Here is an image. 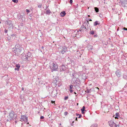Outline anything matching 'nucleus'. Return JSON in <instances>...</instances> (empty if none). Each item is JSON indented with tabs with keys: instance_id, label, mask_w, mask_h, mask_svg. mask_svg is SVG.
<instances>
[{
	"instance_id": "f8f14e48",
	"label": "nucleus",
	"mask_w": 127,
	"mask_h": 127,
	"mask_svg": "<svg viewBox=\"0 0 127 127\" xmlns=\"http://www.w3.org/2000/svg\"><path fill=\"white\" fill-rule=\"evenodd\" d=\"M100 24V23L98 21H96L94 23V26H95L97 25H99Z\"/></svg>"
},
{
	"instance_id": "8fccbe9b",
	"label": "nucleus",
	"mask_w": 127,
	"mask_h": 127,
	"mask_svg": "<svg viewBox=\"0 0 127 127\" xmlns=\"http://www.w3.org/2000/svg\"><path fill=\"white\" fill-rule=\"evenodd\" d=\"M88 17H89L90 16L89 15H88Z\"/></svg>"
},
{
	"instance_id": "2eb2a0df",
	"label": "nucleus",
	"mask_w": 127,
	"mask_h": 127,
	"mask_svg": "<svg viewBox=\"0 0 127 127\" xmlns=\"http://www.w3.org/2000/svg\"><path fill=\"white\" fill-rule=\"evenodd\" d=\"M97 125L96 124H94L92 125L91 127H97Z\"/></svg>"
},
{
	"instance_id": "4c0bfd02",
	"label": "nucleus",
	"mask_w": 127,
	"mask_h": 127,
	"mask_svg": "<svg viewBox=\"0 0 127 127\" xmlns=\"http://www.w3.org/2000/svg\"><path fill=\"white\" fill-rule=\"evenodd\" d=\"M82 111V113L83 114L84 113V111Z\"/></svg>"
},
{
	"instance_id": "a211bd4d",
	"label": "nucleus",
	"mask_w": 127,
	"mask_h": 127,
	"mask_svg": "<svg viewBox=\"0 0 127 127\" xmlns=\"http://www.w3.org/2000/svg\"><path fill=\"white\" fill-rule=\"evenodd\" d=\"M16 66L18 68H19L20 67V66L19 64H16Z\"/></svg>"
},
{
	"instance_id": "412c9836",
	"label": "nucleus",
	"mask_w": 127,
	"mask_h": 127,
	"mask_svg": "<svg viewBox=\"0 0 127 127\" xmlns=\"http://www.w3.org/2000/svg\"><path fill=\"white\" fill-rule=\"evenodd\" d=\"M12 1L15 3H17L18 2V1L16 0H12Z\"/></svg>"
},
{
	"instance_id": "2f4dec72",
	"label": "nucleus",
	"mask_w": 127,
	"mask_h": 127,
	"mask_svg": "<svg viewBox=\"0 0 127 127\" xmlns=\"http://www.w3.org/2000/svg\"><path fill=\"white\" fill-rule=\"evenodd\" d=\"M19 18H22V16L21 15H20L19 17Z\"/></svg>"
},
{
	"instance_id": "a19ab883",
	"label": "nucleus",
	"mask_w": 127,
	"mask_h": 127,
	"mask_svg": "<svg viewBox=\"0 0 127 127\" xmlns=\"http://www.w3.org/2000/svg\"><path fill=\"white\" fill-rule=\"evenodd\" d=\"M89 21H92V20H91V19H90L89 20Z\"/></svg>"
},
{
	"instance_id": "aec40b11",
	"label": "nucleus",
	"mask_w": 127,
	"mask_h": 127,
	"mask_svg": "<svg viewBox=\"0 0 127 127\" xmlns=\"http://www.w3.org/2000/svg\"><path fill=\"white\" fill-rule=\"evenodd\" d=\"M70 89H71L73 88V86L72 85H70V86L69 87Z\"/></svg>"
},
{
	"instance_id": "423d86ee",
	"label": "nucleus",
	"mask_w": 127,
	"mask_h": 127,
	"mask_svg": "<svg viewBox=\"0 0 127 127\" xmlns=\"http://www.w3.org/2000/svg\"><path fill=\"white\" fill-rule=\"evenodd\" d=\"M121 73L119 70H117L115 72V74L117 77H120L121 75Z\"/></svg>"
},
{
	"instance_id": "dca6fc26",
	"label": "nucleus",
	"mask_w": 127,
	"mask_h": 127,
	"mask_svg": "<svg viewBox=\"0 0 127 127\" xmlns=\"http://www.w3.org/2000/svg\"><path fill=\"white\" fill-rule=\"evenodd\" d=\"M46 12L47 14H49L51 13V11L49 10H46Z\"/></svg>"
},
{
	"instance_id": "79ce46f5",
	"label": "nucleus",
	"mask_w": 127,
	"mask_h": 127,
	"mask_svg": "<svg viewBox=\"0 0 127 127\" xmlns=\"http://www.w3.org/2000/svg\"><path fill=\"white\" fill-rule=\"evenodd\" d=\"M87 24H88H88H89V22H88V21L87 22Z\"/></svg>"
},
{
	"instance_id": "49530a36",
	"label": "nucleus",
	"mask_w": 127,
	"mask_h": 127,
	"mask_svg": "<svg viewBox=\"0 0 127 127\" xmlns=\"http://www.w3.org/2000/svg\"><path fill=\"white\" fill-rule=\"evenodd\" d=\"M77 115H79L78 114H77Z\"/></svg>"
},
{
	"instance_id": "72a5a7b5",
	"label": "nucleus",
	"mask_w": 127,
	"mask_h": 127,
	"mask_svg": "<svg viewBox=\"0 0 127 127\" xmlns=\"http://www.w3.org/2000/svg\"><path fill=\"white\" fill-rule=\"evenodd\" d=\"M67 114V112H65V113H64V114L65 115H66Z\"/></svg>"
},
{
	"instance_id": "473e14b6",
	"label": "nucleus",
	"mask_w": 127,
	"mask_h": 127,
	"mask_svg": "<svg viewBox=\"0 0 127 127\" xmlns=\"http://www.w3.org/2000/svg\"><path fill=\"white\" fill-rule=\"evenodd\" d=\"M70 3H71L72 2V0H70Z\"/></svg>"
},
{
	"instance_id": "a878e982",
	"label": "nucleus",
	"mask_w": 127,
	"mask_h": 127,
	"mask_svg": "<svg viewBox=\"0 0 127 127\" xmlns=\"http://www.w3.org/2000/svg\"><path fill=\"white\" fill-rule=\"evenodd\" d=\"M19 68H15V70H17L18 71L19 70Z\"/></svg>"
},
{
	"instance_id": "c85d7f7f",
	"label": "nucleus",
	"mask_w": 127,
	"mask_h": 127,
	"mask_svg": "<svg viewBox=\"0 0 127 127\" xmlns=\"http://www.w3.org/2000/svg\"><path fill=\"white\" fill-rule=\"evenodd\" d=\"M26 11L27 12H30L29 11L28 9L26 10Z\"/></svg>"
},
{
	"instance_id": "6e6552de",
	"label": "nucleus",
	"mask_w": 127,
	"mask_h": 127,
	"mask_svg": "<svg viewBox=\"0 0 127 127\" xmlns=\"http://www.w3.org/2000/svg\"><path fill=\"white\" fill-rule=\"evenodd\" d=\"M21 119L24 121L27 122L28 121L27 118L25 116H22Z\"/></svg>"
},
{
	"instance_id": "ea45409f",
	"label": "nucleus",
	"mask_w": 127,
	"mask_h": 127,
	"mask_svg": "<svg viewBox=\"0 0 127 127\" xmlns=\"http://www.w3.org/2000/svg\"><path fill=\"white\" fill-rule=\"evenodd\" d=\"M22 90H23V91L24 90V88H22Z\"/></svg>"
},
{
	"instance_id": "f03ea898",
	"label": "nucleus",
	"mask_w": 127,
	"mask_h": 127,
	"mask_svg": "<svg viewBox=\"0 0 127 127\" xmlns=\"http://www.w3.org/2000/svg\"><path fill=\"white\" fill-rule=\"evenodd\" d=\"M50 67L52 72L57 71L58 69V65L56 63H51L50 65Z\"/></svg>"
},
{
	"instance_id": "6ab92c4d",
	"label": "nucleus",
	"mask_w": 127,
	"mask_h": 127,
	"mask_svg": "<svg viewBox=\"0 0 127 127\" xmlns=\"http://www.w3.org/2000/svg\"><path fill=\"white\" fill-rule=\"evenodd\" d=\"M85 107L84 106H83V107L81 109V110L82 111H85Z\"/></svg>"
},
{
	"instance_id": "f3484780",
	"label": "nucleus",
	"mask_w": 127,
	"mask_h": 127,
	"mask_svg": "<svg viewBox=\"0 0 127 127\" xmlns=\"http://www.w3.org/2000/svg\"><path fill=\"white\" fill-rule=\"evenodd\" d=\"M123 78L126 80L127 79V76L126 75H123Z\"/></svg>"
},
{
	"instance_id": "7ed1b4c3",
	"label": "nucleus",
	"mask_w": 127,
	"mask_h": 127,
	"mask_svg": "<svg viewBox=\"0 0 127 127\" xmlns=\"http://www.w3.org/2000/svg\"><path fill=\"white\" fill-rule=\"evenodd\" d=\"M14 112L11 111L9 115L7 116V121L11 120L13 118L14 116Z\"/></svg>"
},
{
	"instance_id": "37998d69",
	"label": "nucleus",
	"mask_w": 127,
	"mask_h": 127,
	"mask_svg": "<svg viewBox=\"0 0 127 127\" xmlns=\"http://www.w3.org/2000/svg\"><path fill=\"white\" fill-rule=\"evenodd\" d=\"M26 57V58H25V59H27L28 58L26 56H25Z\"/></svg>"
},
{
	"instance_id": "09e8293b",
	"label": "nucleus",
	"mask_w": 127,
	"mask_h": 127,
	"mask_svg": "<svg viewBox=\"0 0 127 127\" xmlns=\"http://www.w3.org/2000/svg\"><path fill=\"white\" fill-rule=\"evenodd\" d=\"M29 124V123H27V124Z\"/></svg>"
},
{
	"instance_id": "c756f323",
	"label": "nucleus",
	"mask_w": 127,
	"mask_h": 127,
	"mask_svg": "<svg viewBox=\"0 0 127 127\" xmlns=\"http://www.w3.org/2000/svg\"><path fill=\"white\" fill-rule=\"evenodd\" d=\"M73 92V90H72L71 89H70V93H72Z\"/></svg>"
},
{
	"instance_id": "0eeeda50",
	"label": "nucleus",
	"mask_w": 127,
	"mask_h": 127,
	"mask_svg": "<svg viewBox=\"0 0 127 127\" xmlns=\"http://www.w3.org/2000/svg\"><path fill=\"white\" fill-rule=\"evenodd\" d=\"M67 48L65 47H62V51L61 52V53L63 54H64L65 52L67 51Z\"/></svg>"
},
{
	"instance_id": "f257e3e1",
	"label": "nucleus",
	"mask_w": 127,
	"mask_h": 127,
	"mask_svg": "<svg viewBox=\"0 0 127 127\" xmlns=\"http://www.w3.org/2000/svg\"><path fill=\"white\" fill-rule=\"evenodd\" d=\"M23 49V48L18 44L16 45L15 48L13 49L12 51L16 55L20 54Z\"/></svg>"
},
{
	"instance_id": "7c9ffc66",
	"label": "nucleus",
	"mask_w": 127,
	"mask_h": 127,
	"mask_svg": "<svg viewBox=\"0 0 127 127\" xmlns=\"http://www.w3.org/2000/svg\"><path fill=\"white\" fill-rule=\"evenodd\" d=\"M123 29L124 30H126L127 31V28H123Z\"/></svg>"
},
{
	"instance_id": "9b49d317",
	"label": "nucleus",
	"mask_w": 127,
	"mask_h": 127,
	"mask_svg": "<svg viewBox=\"0 0 127 127\" xmlns=\"http://www.w3.org/2000/svg\"><path fill=\"white\" fill-rule=\"evenodd\" d=\"M66 14V13L64 11H63L61 12L60 14V15L62 17H64Z\"/></svg>"
},
{
	"instance_id": "e433bc0d",
	"label": "nucleus",
	"mask_w": 127,
	"mask_h": 127,
	"mask_svg": "<svg viewBox=\"0 0 127 127\" xmlns=\"http://www.w3.org/2000/svg\"><path fill=\"white\" fill-rule=\"evenodd\" d=\"M95 89H97L98 90H99V88H98V87H95Z\"/></svg>"
},
{
	"instance_id": "393cba45",
	"label": "nucleus",
	"mask_w": 127,
	"mask_h": 127,
	"mask_svg": "<svg viewBox=\"0 0 127 127\" xmlns=\"http://www.w3.org/2000/svg\"><path fill=\"white\" fill-rule=\"evenodd\" d=\"M68 98V97L67 96H65L64 98V100H67Z\"/></svg>"
},
{
	"instance_id": "9d476101",
	"label": "nucleus",
	"mask_w": 127,
	"mask_h": 127,
	"mask_svg": "<svg viewBox=\"0 0 127 127\" xmlns=\"http://www.w3.org/2000/svg\"><path fill=\"white\" fill-rule=\"evenodd\" d=\"M57 93L56 90L53 91L52 93V95L54 97H55L56 96Z\"/></svg>"
},
{
	"instance_id": "4be33fe9",
	"label": "nucleus",
	"mask_w": 127,
	"mask_h": 127,
	"mask_svg": "<svg viewBox=\"0 0 127 127\" xmlns=\"http://www.w3.org/2000/svg\"><path fill=\"white\" fill-rule=\"evenodd\" d=\"M90 33L92 34H93L94 33V31H91L90 32Z\"/></svg>"
},
{
	"instance_id": "4468645a",
	"label": "nucleus",
	"mask_w": 127,
	"mask_h": 127,
	"mask_svg": "<svg viewBox=\"0 0 127 127\" xmlns=\"http://www.w3.org/2000/svg\"><path fill=\"white\" fill-rule=\"evenodd\" d=\"M96 12H98L99 11V9L97 7H95L94 8Z\"/></svg>"
},
{
	"instance_id": "de8ad7c7",
	"label": "nucleus",
	"mask_w": 127,
	"mask_h": 127,
	"mask_svg": "<svg viewBox=\"0 0 127 127\" xmlns=\"http://www.w3.org/2000/svg\"><path fill=\"white\" fill-rule=\"evenodd\" d=\"M79 32V31H78L77 32Z\"/></svg>"
},
{
	"instance_id": "c9c22d12",
	"label": "nucleus",
	"mask_w": 127,
	"mask_h": 127,
	"mask_svg": "<svg viewBox=\"0 0 127 127\" xmlns=\"http://www.w3.org/2000/svg\"><path fill=\"white\" fill-rule=\"evenodd\" d=\"M72 76H73V78H74V77H75V78H76L75 77V76L74 75V74H72Z\"/></svg>"
},
{
	"instance_id": "f704fd0d",
	"label": "nucleus",
	"mask_w": 127,
	"mask_h": 127,
	"mask_svg": "<svg viewBox=\"0 0 127 127\" xmlns=\"http://www.w3.org/2000/svg\"><path fill=\"white\" fill-rule=\"evenodd\" d=\"M81 117V115H80L78 117V118H80Z\"/></svg>"
},
{
	"instance_id": "39448f33",
	"label": "nucleus",
	"mask_w": 127,
	"mask_h": 127,
	"mask_svg": "<svg viewBox=\"0 0 127 127\" xmlns=\"http://www.w3.org/2000/svg\"><path fill=\"white\" fill-rule=\"evenodd\" d=\"M67 69V68L65 66L63 65L61 66L60 67V71L61 72H66Z\"/></svg>"
},
{
	"instance_id": "58836bf2",
	"label": "nucleus",
	"mask_w": 127,
	"mask_h": 127,
	"mask_svg": "<svg viewBox=\"0 0 127 127\" xmlns=\"http://www.w3.org/2000/svg\"><path fill=\"white\" fill-rule=\"evenodd\" d=\"M77 117H76V118L75 120H76V121H77Z\"/></svg>"
},
{
	"instance_id": "20e7f679",
	"label": "nucleus",
	"mask_w": 127,
	"mask_h": 127,
	"mask_svg": "<svg viewBox=\"0 0 127 127\" xmlns=\"http://www.w3.org/2000/svg\"><path fill=\"white\" fill-rule=\"evenodd\" d=\"M109 125L111 127H119V125H117L116 124L114 123L113 121H110L108 122Z\"/></svg>"
},
{
	"instance_id": "1a4fd4ad",
	"label": "nucleus",
	"mask_w": 127,
	"mask_h": 127,
	"mask_svg": "<svg viewBox=\"0 0 127 127\" xmlns=\"http://www.w3.org/2000/svg\"><path fill=\"white\" fill-rule=\"evenodd\" d=\"M95 88H93L90 89H87V90L86 91V92L87 93H90L94 91Z\"/></svg>"
},
{
	"instance_id": "c03bdc74",
	"label": "nucleus",
	"mask_w": 127,
	"mask_h": 127,
	"mask_svg": "<svg viewBox=\"0 0 127 127\" xmlns=\"http://www.w3.org/2000/svg\"><path fill=\"white\" fill-rule=\"evenodd\" d=\"M41 48H42V49H43V48H44V47H43V46H42V47H41Z\"/></svg>"
},
{
	"instance_id": "b1692460",
	"label": "nucleus",
	"mask_w": 127,
	"mask_h": 127,
	"mask_svg": "<svg viewBox=\"0 0 127 127\" xmlns=\"http://www.w3.org/2000/svg\"><path fill=\"white\" fill-rule=\"evenodd\" d=\"M42 5V4H40L38 5V7L39 8H40L41 7Z\"/></svg>"
},
{
	"instance_id": "a18cd8bd",
	"label": "nucleus",
	"mask_w": 127,
	"mask_h": 127,
	"mask_svg": "<svg viewBox=\"0 0 127 127\" xmlns=\"http://www.w3.org/2000/svg\"><path fill=\"white\" fill-rule=\"evenodd\" d=\"M74 93L75 94H76V92H74Z\"/></svg>"
},
{
	"instance_id": "ddd939ff",
	"label": "nucleus",
	"mask_w": 127,
	"mask_h": 127,
	"mask_svg": "<svg viewBox=\"0 0 127 127\" xmlns=\"http://www.w3.org/2000/svg\"><path fill=\"white\" fill-rule=\"evenodd\" d=\"M84 28V29H86V28L83 25L81 26V30H80L79 31L80 32L82 30V29H83Z\"/></svg>"
},
{
	"instance_id": "bb28decb",
	"label": "nucleus",
	"mask_w": 127,
	"mask_h": 127,
	"mask_svg": "<svg viewBox=\"0 0 127 127\" xmlns=\"http://www.w3.org/2000/svg\"><path fill=\"white\" fill-rule=\"evenodd\" d=\"M4 32L5 33H7V30L6 29H5L4 30Z\"/></svg>"
},
{
	"instance_id": "5701e85b",
	"label": "nucleus",
	"mask_w": 127,
	"mask_h": 127,
	"mask_svg": "<svg viewBox=\"0 0 127 127\" xmlns=\"http://www.w3.org/2000/svg\"><path fill=\"white\" fill-rule=\"evenodd\" d=\"M119 114V113H117L116 114H115V115H116V117H115V118L116 119V118H117V117L118 116V115Z\"/></svg>"
},
{
	"instance_id": "cd10ccee",
	"label": "nucleus",
	"mask_w": 127,
	"mask_h": 127,
	"mask_svg": "<svg viewBox=\"0 0 127 127\" xmlns=\"http://www.w3.org/2000/svg\"><path fill=\"white\" fill-rule=\"evenodd\" d=\"M44 118V117L43 116H41L40 117V119H43Z\"/></svg>"
}]
</instances>
